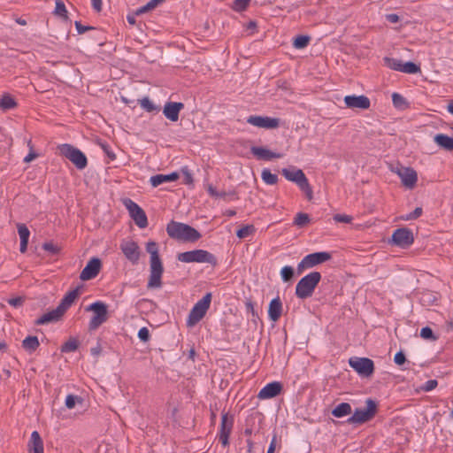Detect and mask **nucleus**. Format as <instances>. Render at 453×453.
Here are the masks:
<instances>
[{"label": "nucleus", "instance_id": "f257e3e1", "mask_svg": "<svg viewBox=\"0 0 453 453\" xmlns=\"http://www.w3.org/2000/svg\"><path fill=\"white\" fill-rule=\"evenodd\" d=\"M146 251L150 254V276L147 288H160L163 285L164 265L159 255L158 244L155 241H149L146 243Z\"/></svg>", "mask_w": 453, "mask_h": 453}, {"label": "nucleus", "instance_id": "f03ea898", "mask_svg": "<svg viewBox=\"0 0 453 453\" xmlns=\"http://www.w3.org/2000/svg\"><path fill=\"white\" fill-rule=\"evenodd\" d=\"M169 237L184 242H196L201 237V233L195 227L181 222L171 220L166 226Z\"/></svg>", "mask_w": 453, "mask_h": 453}, {"label": "nucleus", "instance_id": "7ed1b4c3", "mask_svg": "<svg viewBox=\"0 0 453 453\" xmlns=\"http://www.w3.org/2000/svg\"><path fill=\"white\" fill-rule=\"evenodd\" d=\"M321 278L322 276L319 272H311L301 278L296 286V296L302 300L312 296L316 288L321 280Z\"/></svg>", "mask_w": 453, "mask_h": 453}, {"label": "nucleus", "instance_id": "20e7f679", "mask_svg": "<svg viewBox=\"0 0 453 453\" xmlns=\"http://www.w3.org/2000/svg\"><path fill=\"white\" fill-rule=\"evenodd\" d=\"M377 412L378 402L372 398H367L365 401V408H356L346 422L350 425H362L372 420Z\"/></svg>", "mask_w": 453, "mask_h": 453}, {"label": "nucleus", "instance_id": "39448f33", "mask_svg": "<svg viewBox=\"0 0 453 453\" xmlns=\"http://www.w3.org/2000/svg\"><path fill=\"white\" fill-rule=\"evenodd\" d=\"M177 259L182 263H207L212 267L218 265V259L214 254L200 249L178 253Z\"/></svg>", "mask_w": 453, "mask_h": 453}, {"label": "nucleus", "instance_id": "423d86ee", "mask_svg": "<svg viewBox=\"0 0 453 453\" xmlns=\"http://www.w3.org/2000/svg\"><path fill=\"white\" fill-rule=\"evenodd\" d=\"M57 150L60 156L69 159L79 170H83L88 165L87 156L78 148L70 143L58 145Z\"/></svg>", "mask_w": 453, "mask_h": 453}, {"label": "nucleus", "instance_id": "0eeeda50", "mask_svg": "<svg viewBox=\"0 0 453 453\" xmlns=\"http://www.w3.org/2000/svg\"><path fill=\"white\" fill-rule=\"evenodd\" d=\"M281 174L289 181L296 183L298 188L305 194L306 198L311 201L313 198V191L309 180L301 169L290 170L283 168Z\"/></svg>", "mask_w": 453, "mask_h": 453}, {"label": "nucleus", "instance_id": "6e6552de", "mask_svg": "<svg viewBox=\"0 0 453 453\" xmlns=\"http://www.w3.org/2000/svg\"><path fill=\"white\" fill-rule=\"evenodd\" d=\"M86 311H92V316L88 323V331L96 330L102 324L108 319V305L102 301H96L85 308Z\"/></svg>", "mask_w": 453, "mask_h": 453}, {"label": "nucleus", "instance_id": "1a4fd4ad", "mask_svg": "<svg viewBox=\"0 0 453 453\" xmlns=\"http://www.w3.org/2000/svg\"><path fill=\"white\" fill-rule=\"evenodd\" d=\"M211 299L212 294L208 292L197 303H195L189 311L187 319L188 326H194L203 319L211 306Z\"/></svg>", "mask_w": 453, "mask_h": 453}, {"label": "nucleus", "instance_id": "9d476101", "mask_svg": "<svg viewBox=\"0 0 453 453\" xmlns=\"http://www.w3.org/2000/svg\"><path fill=\"white\" fill-rule=\"evenodd\" d=\"M349 365L362 378H370L375 371L374 362L369 357H352Z\"/></svg>", "mask_w": 453, "mask_h": 453}, {"label": "nucleus", "instance_id": "9b49d317", "mask_svg": "<svg viewBox=\"0 0 453 453\" xmlns=\"http://www.w3.org/2000/svg\"><path fill=\"white\" fill-rule=\"evenodd\" d=\"M332 254L327 251H318L306 255L297 265V273L301 274L305 269L329 261Z\"/></svg>", "mask_w": 453, "mask_h": 453}, {"label": "nucleus", "instance_id": "f8f14e48", "mask_svg": "<svg viewBox=\"0 0 453 453\" xmlns=\"http://www.w3.org/2000/svg\"><path fill=\"white\" fill-rule=\"evenodd\" d=\"M123 204L127 209L131 219L134 221L139 228H145L148 226V218L144 210L130 198H126Z\"/></svg>", "mask_w": 453, "mask_h": 453}, {"label": "nucleus", "instance_id": "ddd939ff", "mask_svg": "<svg viewBox=\"0 0 453 453\" xmlns=\"http://www.w3.org/2000/svg\"><path fill=\"white\" fill-rule=\"evenodd\" d=\"M414 242V235L412 230L408 227H399L395 229L389 240V243L393 246L402 249H407Z\"/></svg>", "mask_w": 453, "mask_h": 453}, {"label": "nucleus", "instance_id": "4468645a", "mask_svg": "<svg viewBox=\"0 0 453 453\" xmlns=\"http://www.w3.org/2000/svg\"><path fill=\"white\" fill-rule=\"evenodd\" d=\"M234 421L233 415H230L228 412H222L219 440L223 447H227L230 444L229 437L233 430Z\"/></svg>", "mask_w": 453, "mask_h": 453}, {"label": "nucleus", "instance_id": "2eb2a0df", "mask_svg": "<svg viewBox=\"0 0 453 453\" xmlns=\"http://www.w3.org/2000/svg\"><path fill=\"white\" fill-rule=\"evenodd\" d=\"M247 123L260 128L276 129L280 126V119L269 116L250 115L247 119Z\"/></svg>", "mask_w": 453, "mask_h": 453}, {"label": "nucleus", "instance_id": "dca6fc26", "mask_svg": "<svg viewBox=\"0 0 453 453\" xmlns=\"http://www.w3.org/2000/svg\"><path fill=\"white\" fill-rule=\"evenodd\" d=\"M119 248L124 254L125 257L132 263V265H137L140 259L141 251L136 242L123 240L119 245Z\"/></svg>", "mask_w": 453, "mask_h": 453}, {"label": "nucleus", "instance_id": "f3484780", "mask_svg": "<svg viewBox=\"0 0 453 453\" xmlns=\"http://www.w3.org/2000/svg\"><path fill=\"white\" fill-rule=\"evenodd\" d=\"M102 269V261L99 257H91L80 274V279L83 281L95 279Z\"/></svg>", "mask_w": 453, "mask_h": 453}, {"label": "nucleus", "instance_id": "a211bd4d", "mask_svg": "<svg viewBox=\"0 0 453 453\" xmlns=\"http://www.w3.org/2000/svg\"><path fill=\"white\" fill-rule=\"evenodd\" d=\"M395 173L400 177L403 187L412 189L418 181L417 172L412 167H405L400 165L396 168Z\"/></svg>", "mask_w": 453, "mask_h": 453}, {"label": "nucleus", "instance_id": "6ab92c4d", "mask_svg": "<svg viewBox=\"0 0 453 453\" xmlns=\"http://www.w3.org/2000/svg\"><path fill=\"white\" fill-rule=\"evenodd\" d=\"M343 101L349 109L367 110L371 106L370 99L365 95H348L344 96Z\"/></svg>", "mask_w": 453, "mask_h": 453}, {"label": "nucleus", "instance_id": "aec40b11", "mask_svg": "<svg viewBox=\"0 0 453 453\" xmlns=\"http://www.w3.org/2000/svg\"><path fill=\"white\" fill-rule=\"evenodd\" d=\"M184 107V104L181 102L168 101L163 107V114L170 121L176 122L179 120L180 112Z\"/></svg>", "mask_w": 453, "mask_h": 453}, {"label": "nucleus", "instance_id": "412c9836", "mask_svg": "<svg viewBox=\"0 0 453 453\" xmlns=\"http://www.w3.org/2000/svg\"><path fill=\"white\" fill-rule=\"evenodd\" d=\"M82 286H77L75 288L66 292L61 299L59 304L57 306L58 310L65 315L67 310L74 303L81 294Z\"/></svg>", "mask_w": 453, "mask_h": 453}, {"label": "nucleus", "instance_id": "4be33fe9", "mask_svg": "<svg viewBox=\"0 0 453 453\" xmlns=\"http://www.w3.org/2000/svg\"><path fill=\"white\" fill-rule=\"evenodd\" d=\"M283 386L281 382L273 381L266 384L258 393L257 397L259 399H271L273 398L282 392Z\"/></svg>", "mask_w": 453, "mask_h": 453}, {"label": "nucleus", "instance_id": "5701e85b", "mask_svg": "<svg viewBox=\"0 0 453 453\" xmlns=\"http://www.w3.org/2000/svg\"><path fill=\"white\" fill-rule=\"evenodd\" d=\"M282 315V302L279 296L271 300L268 305V318L272 322H277Z\"/></svg>", "mask_w": 453, "mask_h": 453}, {"label": "nucleus", "instance_id": "b1692460", "mask_svg": "<svg viewBox=\"0 0 453 453\" xmlns=\"http://www.w3.org/2000/svg\"><path fill=\"white\" fill-rule=\"evenodd\" d=\"M250 151L258 160L270 161L282 157L280 153L271 151L265 147L252 146Z\"/></svg>", "mask_w": 453, "mask_h": 453}, {"label": "nucleus", "instance_id": "393cba45", "mask_svg": "<svg viewBox=\"0 0 453 453\" xmlns=\"http://www.w3.org/2000/svg\"><path fill=\"white\" fill-rule=\"evenodd\" d=\"M63 316L64 314L57 307L56 309L42 314L41 317L35 320L34 324L35 326H41L58 322L63 318Z\"/></svg>", "mask_w": 453, "mask_h": 453}, {"label": "nucleus", "instance_id": "a878e982", "mask_svg": "<svg viewBox=\"0 0 453 453\" xmlns=\"http://www.w3.org/2000/svg\"><path fill=\"white\" fill-rule=\"evenodd\" d=\"M28 453H44L43 441L37 431H33L27 443Z\"/></svg>", "mask_w": 453, "mask_h": 453}, {"label": "nucleus", "instance_id": "bb28decb", "mask_svg": "<svg viewBox=\"0 0 453 453\" xmlns=\"http://www.w3.org/2000/svg\"><path fill=\"white\" fill-rule=\"evenodd\" d=\"M180 178L177 172H173L169 174H156L150 177V183L153 188H157L165 182L176 181Z\"/></svg>", "mask_w": 453, "mask_h": 453}, {"label": "nucleus", "instance_id": "cd10ccee", "mask_svg": "<svg viewBox=\"0 0 453 453\" xmlns=\"http://www.w3.org/2000/svg\"><path fill=\"white\" fill-rule=\"evenodd\" d=\"M17 228H18V233H19V238H20L19 251L21 253H25L27 250L30 231H29L28 227L23 223L18 224Z\"/></svg>", "mask_w": 453, "mask_h": 453}, {"label": "nucleus", "instance_id": "c85d7f7f", "mask_svg": "<svg viewBox=\"0 0 453 453\" xmlns=\"http://www.w3.org/2000/svg\"><path fill=\"white\" fill-rule=\"evenodd\" d=\"M434 142L441 149L453 151V137L445 134H437L434 137Z\"/></svg>", "mask_w": 453, "mask_h": 453}, {"label": "nucleus", "instance_id": "c756f323", "mask_svg": "<svg viewBox=\"0 0 453 453\" xmlns=\"http://www.w3.org/2000/svg\"><path fill=\"white\" fill-rule=\"evenodd\" d=\"M40 346L37 336L28 335L21 342V347L28 353L33 354Z\"/></svg>", "mask_w": 453, "mask_h": 453}, {"label": "nucleus", "instance_id": "7c9ffc66", "mask_svg": "<svg viewBox=\"0 0 453 453\" xmlns=\"http://www.w3.org/2000/svg\"><path fill=\"white\" fill-rule=\"evenodd\" d=\"M352 413L351 405L349 403H341L337 404L332 411L331 414L334 418H343Z\"/></svg>", "mask_w": 453, "mask_h": 453}, {"label": "nucleus", "instance_id": "2f4dec72", "mask_svg": "<svg viewBox=\"0 0 453 453\" xmlns=\"http://www.w3.org/2000/svg\"><path fill=\"white\" fill-rule=\"evenodd\" d=\"M439 293L432 290H425L420 295V303L424 306L434 305L439 300Z\"/></svg>", "mask_w": 453, "mask_h": 453}, {"label": "nucleus", "instance_id": "473e14b6", "mask_svg": "<svg viewBox=\"0 0 453 453\" xmlns=\"http://www.w3.org/2000/svg\"><path fill=\"white\" fill-rule=\"evenodd\" d=\"M80 342L75 337H70L65 343L60 347L62 353L74 352L79 349Z\"/></svg>", "mask_w": 453, "mask_h": 453}, {"label": "nucleus", "instance_id": "72a5a7b5", "mask_svg": "<svg viewBox=\"0 0 453 453\" xmlns=\"http://www.w3.org/2000/svg\"><path fill=\"white\" fill-rule=\"evenodd\" d=\"M392 103L395 108L401 111L406 110L410 106V104L408 103L406 98L396 92H394L392 94Z\"/></svg>", "mask_w": 453, "mask_h": 453}, {"label": "nucleus", "instance_id": "f704fd0d", "mask_svg": "<svg viewBox=\"0 0 453 453\" xmlns=\"http://www.w3.org/2000/svg\"><path fill=\"white\" fill-rule=\"evenodd\" d=\"M140 106L147 112H158L160 106L156 105L149 96H144L138 100Z\"/></svg>", "mask_w": 453, "mask_h": 453}, {"label": "nucleus", "instance_id": "c9c22d12", "mask_svg": "<svg viewBox=\"0 0 453 453\" xmlns=\"http://www.w3.org/2000/svg\"><path fill=\"white\" fill-rule=\"evenodd\" d=\"M311 42V36L307 35H298L293 38V47L297 50L306 48Z\"/></svg>", "mask_w": 453, "mask_h": 453}, {"label": "nucleus", "instance_id": "e433bc0d", "mask_svg": "<svg viewBox=\"0 0 453 453\" xmlns=\"http://www.w3.org/2000/svg\"><path fill=\"white\" fill-rule=\"evenodd\" d=\"M311 219L308 213L298 212L294 218L293 224L299 228H303L306 226L311 222Z\"/></svg>", "mask_w": 453, "mask_h": 453}, {"label": "nucleus", "instance_id": "4c0bfd02", "mask_svg": "<svg viewBox=\"0 0 453 453\" xmlns=\"http://www.w3.org/2000/svg\"><path fill=\"white\" fill-rule=\"evenodd\" d=\"M17 106V103L14 98L9 94H4L0 99V108L6 111L13 109Z\"/></svg>", "mask_w": 453, "mask_h": 453}, {"label": "nucleus", "instance_id": "58836bf2", "mask_svg": "<svg viewBox=\"0 0 453 453\" xmlns=\"http://www.w3.org/2000/svg\"><path fill=\"white\" fill-rule=\"evenodd\" d=\"M400 72L409 74H416L421 72V68L419 65H417L412 61H408L402 63V68Z\"/></svg>", "mask_w": 453, "mask_h": 453}, {"label": "nucleus", "instance_id": "ea45409f", "mask_svg": "<svg viewBox=\"0 0 453 453\" xmlns=\"http://www.w3.org/2000/svg\"><path fill=\"white\" fill-rule=\"evenodd\" d=\"M263 181L268 185H274L278 182L279 178L276 173H273L271 170L265 168L261 173Z\"/></svg>", "mask_w": 453, "mask_h": 453}, {"label": "nucleus", "instance_id": "a19ab883", "mask_svg": "<svg viewBox=\"0 0 453 453\" xmlns=\"http://www.w3.org/2000/svg\"><path fill=\"white\" fill-rule=\"evenodd\" d=\"M256 232L254 225H244L236 231V236L239 239H245L250 235H252Z\"/></svg>", "mask_w": 453, "mask_h": 453}, {"label": "nucleus", "instance_id": "79ce46f5", "mask_svg": "<svg viewBox=\"0 0 453 453\" xmlns=\"http://www.w3.org/2000/svg\"><path fill=\"white\" fill-rule=\"evenodd\" d=\"M383 63H384V65H386L387 67H388L392 70L400 72L401 68H402L403 62H402V60L395 58L384 57Z\"/></svg>", "mask_w": 453, "mask_h": 453}, {"label": "nucleus", "instance_id": "37998d69", "mask_svg": "<svg viewBox=\"0 0 453 453\" xmlns=\"http://www.w3.org/2000/svg\"><path fill=\"white\" fill-rule=\"evenodd\" d=\"M295 275V270L290 265H285L280 270V277L282 281L288 282L290 281Z\"/></svg>", "mask_w": 453, "mask_h": 453}, {"label": "nucleus", "instance_id": "c03bdc74", "mask_svg": "<svg viewBox=\"0 0 453 453\" xmlns=\"http://www.w3.org/2000/svg\"><path fill=\"white\" fill-rule=\"evenodd\" d=\"M54 13L63 18L65 20L68 19V12L66 10L65 4L61 0H58L56 2Z\"/></svg>", "mask_w": 453, "mask_h": 453}, {"label": "nucleus", "instance_id": "a18cd8bd", "mask_svg": "<svg viewBox=\"0 0 453 453\" xmlns=\"http://www.w3.org/2000/svg\"><path fill=\"white\" fill-rule=\"evenodd\" d=\"M82 397L70 394L65 397V405L67 409H73L77 403H82Z\"/></svg>", "mask_w": 453, "mask_h": 453}, {"label": "nucleus", "instance_id": "49530a36", "mask_svg": "<svg viewBox=\"0 0 453 453\" xmlns=\"http://www.w3.org/2000/svg\"><path fill=\"white\" fill-rule=\"evenodd\" d=\"M420 336L424 340H428V341H436L438 339V336L435 335L433 329L428 326L421 328Z\"/></svg>", "mask_w": 453, "mask_h": 453}, {"label": "nucleus", "instance_id": "de8ad7c7", "mask_svg": "<svg viewBox=\"0 0 453 453\" xmlns=\"http://www.w3.org/2000/svg\"><path fill=\"white\" fill-rule=\"evenodd\" d=\"M97 144L100 146V148L104 150V152L106 154V156H107L111 160H115V159H116V155H115V153L111 150V146L109 145V143H107V142H104V141L98 140V141H97Z\"/></svg>", "mask_w": 453, "mask_h": 453}, {"label": "nucleus", "instance_id": "09e8293b", "mask_svg": "<svg viewBox=\"0 0 453 453\" xmlns=\"http://www.w3.org/2000/svg\"><path fill=\"white\" fill-rule=\"evenodd\" d=\"M42 248L50 253L51 255H58L60 252V248L54 244L52 242H46L42 244Z\"/></svg>", "mask_w": 453, "mask_h": 453}, {"label": "nucleus", "instance_id": "8fccbe9b", "mask_svg": "<svg viewBox=\"0 0 453 453\" xmlns=\"http://www.w3.org/2000/svg\"><path fill=\"white\" fill-rule=\"evenodd\" d=\"M423 210L421 207H416L413 211L410 212L405 216H401L403 220H413L417 219L422 215Z\"/></svg>", "mask_w": 453, "mask_h": 453}, {"label": "nucleus", "instance_id": "3c124183", "mask_svg": "<svg viewBox=\"0 0 453 453\" xmlns=\"http://www.w3.org/2000/svg\"><path fill=\"white\" fill-rule=\"evenodd\" d=\"M180 171L184 176V180H183L184 184L188 185V186H193V184H194L193 175L189 172L188 166L181 167Z\"/></svg>", "mask_w": 453, "mask_h": 453}, {"label": "nucleus", "instance_id": "603ef678", "mask_svg": "<svg viewBox=\"0 0 453 453\" xmlns=\"http://www.w3.org/2000/svg\"><path fill=\"white\" fill-rule=\"evenodd\" d=\"M394 362L395 365H397L399 366L403 365L405 363H408V364L410 363L407 360L405 353L403 350H399L395 353V355L394 357Z\"/></svg>", "mask_w": 453, "mask_h": 453}, {"label": "nucleus", "instance_id": "864d4df0", "mask_svg": "<svg viewBox=\"0 0 453 453\" xmlns=\"http://www.w3.org/2000/svg\"><path fill=\"white\" fill-rule=\"evenodd\" d=\"M138 338L142 342H148L150 340V330L146 326L140 328L138 331Z\"/></svg>", "mask_w": 453, "mask_h": 453}, {"label": "nucleus", "instance_id": "5fc2aeb1", "mask_svg": "<svg viewBox=\"0 0 453 453\" xmlns=\"http://www.w3.org/2000/svg\"><path fill=\"white\" fill-rule=\"evenodd\" d=\"M250 0H234L233 8L237 12H242L247 9Z\"/></svg>", "mask_w": 453, "mask_h": 453}, {"label": "nucleus", "instance_id": "6e6d98bb", "mask_svg": "<svg viewBox=\"0 0 453 453\" xmlns=\"http://www.w3.org/2000/svg\"><path fill=\"white\" fill-rule=\"evenodd\" d=\"M155 8L156 7L152 4V2L150 0L145 5L141 6L138 9H136L135 12H134V14L139 16V15L146 13V12H150V11L155 9Z\"/></svg>", "mask_w": 453, "mask_h": 453}, {"label": "nucleus", "instance_id": "4d7b16f0", "mask_svg": "<svg viewBox=\"0 0 453 453\" xmlns=\"http://www.w3.org/2000/svg\"><path fill=\"white\" fill-rule=\"evenodd\" d=\"M438 386L437 380H429L426 381L424 385L420 387V389L425 392H429L434 389Z\"/></svg>", "mask_w": 453, "mask_h": 453}, {"label": "nucleus", "instance_id": "13d9d810", "mask_svg": "<svg viewBox=\"0 0 453 453\" xmlns=\"http://www.w3.org/2000/svg\"><path fill=\"white\" fill-rule=\"evenodd\" d=\"M353 218L349 215L346 214H334V220L339 223H350L352 221Z\"/></svg>", "mask_w": 453, "mask_h": 453}, {"label": "nucleus", "instance_id": "bf43d9fd", "mask_svg": "<svg viewBox=\"0 0 453 453\" xmlns=\"http://www.w3.org/2000/svg\"><path fill=\"white\" fill-rule=\"evenodd\" d=\"M25 302V298L22 297V296H17V297H13V298H10L7 303L15 307V308H18V307H20L23 305Z\"/></svg>", "mask_w": 453, "mask_h": 453}, {"label": "nucleus", "instance_id": "052dcab7", "mask_svg": "<svg viewBox=\"0 0 453 453\" xmlns=\"http://www.w3.org/2000/svg\"><path fill=\"white\" fill-rule=\"evenodd\" d=\"M75 27L79 35L84 34L85 32L89 30L96 29L94 27L84 26L80 21H75Z\"/></svg>", "mask_w": 453, "mask_h": 453}, {"label": "nucleus", "instance_id": "680f3d73", "mask_svg": "<svg viewBox=\"0 0 453 453\" xmlns=\"http://www.w3.org/2000/svg\"><path fill=\"white\" fill-rule=\"evenodd\" d=\"M245 308L247 313H251V316H257V311L254 308V303L251 299H247L245 301Z\"/></svg>", "mask_w": 453, "mask_h": 453}, {"label": "nucleus", "instance_id": "e2e57ef3", "mask_svg": "<svg viewBox=\"0 0 453 453\" xmlns=\"http://www.w3.org/2000/svg\"><path fill=\"white\" fill-rule=\"evenodd\" d=\"M38 154L33 150V148L30 147L29 153L24 157L25 163H30L33 160H35L36 157H38Z\"/></svg>", "mask_w": 453, "mask_h": 453}, {"label": "nucleus", "instance_id": "0e129e2a", "mask_svg": "<svg viewBox=\"0 0 453 453\" xmlns=\"http://www.w3.org/2000/svg\"><path fill=\"white\" fill-rule=\"evenodd\" d=\"M385 18L390 23H397L400 20V17L395 13L386 14Z\"/></svg>", "mask_w": 453, "mask_h": 453}, {"label": "nucleus", "instance_id": "69168bd1", "mask_svg": "<svg viewBox=\"0 0 453 453\" xmlns=\"http://www.w3.org/2000/svg\"><path fill=\"white\" fill-rule=\"evenodd\" d=\"M102 352V347L99 342H97L96 346L90 349V353L94 357H98Z\"/></svg>", "mask_w": 453, "mask_h": 453}, {"label": "nucleus", "instance_id": "338daca9", "mask_svg": "<svg viewBox=\"0 0 453 453\" xmlns=\"http://www.w3.org/2000/svg\"><path fill=\"white\" fill-rule=\"evenodd\" d=\"M276 442H277V435L274 434L273 437L272 438V441L270 442V445L267 449L266 453H274L275 448H276Z\"/></svg>", "mask_w": 453, "mask_h": 453}, {"label": "nucleus", "instance_id": "774afa93", "mask_svg": "<svg viewBox=\"0 0 453 453\" xmlns=\"http://www.w3.org/2000/svg\"><path fill=\"white\" fill-rule=\"evenodd\" d=\"M207 191L211 196L218 198L219 191L216 189V188L213 185H211V184L208 185Z\"/></svg>", "mask_w": 453, "mask_h": 453}]
</instances>
